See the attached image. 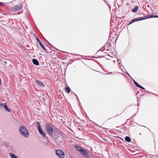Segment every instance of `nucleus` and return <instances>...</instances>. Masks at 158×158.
Returning <instances> with one entry per match:
<instances>
[{"instance_id": "nucleus-1", "label": "nucleus", "mask_w": 158, "mask_h": 158, "mask_svg": "<svg viewBox=\"0 0 158 158\" xmlns=\"http://www.w3.org/2000/svg\"><path fill=\"white\" fill-rule=\"evenodd\" d=\"M19 131L20 135L23 136L25 138H27L29 136L28 132L24 126H21L19 128Z\"/></svg>"}, {"instance_id": "nucleus-2", "label": "nucleus", "mask_w": 158, "mask_h": 158, "mask_svg": "<svg viewBox=\"0 0 158 158\" xmlns=\"http://www.w3.org/2000/svg\"><path fill=\"white\" fill-rule=\"evenodd\" d=\"M36 127L37 128L38 130L39 133L43 136V137H46V139H47V142H46L48 144L49 143V141L47 137L46 136L45 133L42 130L40 123L38 122H37Z\"/></svg>"}, {"instance_id": "nucleus-3", "label": "nucleus", "mask_w": 158, "mask_h": 158, "mask_svg": "<svg viewBox=\"0 0 158 158\" xmlns=\"http://www.w3.org/2000/svg\"><path fill=\"white\" fill-rule=\"evenodd\" d=\"M46 130L48 133L50 135L53 134V129L49 124L47 123L45 125Z\"/></svg>"}, {"instance_id": "nucleus-4", "label": "nucleus", "mask_w": 158, "mask_h": 158, "mask_svg": "<svg viewBox=\"0 0 158 158\" xmlns=\"http://www.w3.org/2000/svg\"><path fill=\"white\" fill-rule=\"evenodd\" d=\"M56 154L60 158H64L65 156L64 152L61 150H58L56 152Z\"/></svg>"}, {"instance_id": "nucleus-5", "label": "nucleus", "mask_w": 158, "mask_h": 158, "mask_svg": "<svg viewBox=\"0 0 158 158\" xmlns=\"http://www.w3.org/2000/svg\"><path fill=\"white\" fill-rule=\"evenodd\" d=\"M80 152L86 158H88L89 157V155L88 152L86 151L85 149H84L82 148V149H81Z\"/></svg>"}, {"instance_id": "nucleus-6", "label": "nucleus", "mask_w": 158, "mask_h": 158, "mask_svg": "<svg viewBox=\"0 0 158 158\" xmlns=\"http://www.w3.org/2000/svg\"><path fill=\"white\" fill-rule=\"evenodd\" d=\"M22 7L21 5H16L13 8V11H17L19 10H20V8Z\"/></svg>"}, {"instance_id": "nucleus-7", "label": "nucleus", "mask_w": 158, "mask_h": 158, "mask_svg": "<svg viewBox=\"0 0 158 158\" xmlns=\"http://www.w3.org/2000/svg\"><path fill=\"white\" fill-rule=\"evenodd\" d=\"M35 83L38 85H39L40 86L44 87L45 86L44 85L43 83L42 82L38 80H36L35 81Z\"/></svg>"}, {"instance_id": "nucleus-8", "label": "nucleus", "mask_w": 158, "mask_h": 158, "mask_svg": "<svg viewBox=\"0 0 158 158\" xmlns=\"http://www.w3.org/2000/svg\"><path fill=\"white\" fill-rule=\"evenodd\" d=\"M32 62L33 64L36 65H38L39 64V62L36 59H32Z\"/></svg>"}, {"instance_id": "nucleus-9", "label": "nucleus", "mask_w": 158, "mask_h": 158, "mask_svg": "<svg viewBox=\"0 0 158 158\" xmlns=\"http://www.w3.org/2000/svg\"><path fill=\"white\" fill-rule=\"evenodd\" d=\"M3 107L7 111L9 112L10 111V110L8 108L6 103H5L4 104Z\"/></svg>"}, {"instance_id": "nucleus-10", "label": "nucleus", "mask_w": 158, "mask_h": 158, "mask_svg": "<svg viewBox=\"0 0 158 158\" xmlns=\"http://www.w3.org/2000/svg\"><path fill=\"white\" fill-rule=\"evenodd\" d=\"M132 80H133L134 83L135 85L137 86V87L139 88H142V86L139 85L137 82H136L133 79H132Z\"/></svg>"}, {"instance_id": "nucleus-11", "label": "nucleus", "mask_w": 158, "mask_h": 158, "mask_svg": "<svg viewBox=\"0 0 158 158\" xmlns=\"http://www.w3.org/2000/svg\"><path fill=\"white\" fill-rule=\"evenodd\" d=\"M139 9V6H135L134 8L132 9V11L134 13H135L137 12Z\"/></svg>"}, {"instance_id": "nucleus-12", "label": "nucleus", "mask_w": 158, "mask_h": 158, "mask_svg": "<svg viewBox=\"0 0 158 158\" xmlns=\"http://www.w3.org/2000/svg\"><path fill=\"white\" fill-rule=\"evenodd\" d=\"M145 19V16L143 17H141L138 18H136V19L137 20V21L143 20Z\"/></svg>"}, {"instance_id": "nucleus-13", "label": "nucleus", "mask_w": 158, "mask_h": 158, "mask_svg": "<svg viewBox=\"0 0 158 158\" xmlns=\"http://www.w3.org/2000/svg\"><path fill=\"white\" fill-rule=\"evenodd\" d=\"M59 139L58 138V137H56V141H58L60 143H62V139L60 138V137H59Z\"/></svg>"}, {"instance_id": "nucleus-14", "label": "nucleus", "mask_w": 158, "mask_h": 158, "mask_svg": "<svg viewBox=\"0 0 158 158\" xmlns=\"http://www.w3.org/2000/svg\"><path fill=\"white\" fill-rule=\"evenodd\" d=\"M125 139L126 141L128 142H131V138L128 136H126L125 137Z\"/></svg>"}, {"instance_id": "nucleus-15", "label": "nucleus", "mask_w": 158, "mask_h": 158, "mask_svg": "<svg viewBox=\"0 0 158 158\" xmlns=\"http://www.w3.org/2000/svg\"><path fill=\"white\" fill-rule=\"evenodd\" d=\"M9 154L11 158H18L16 156L11 153H9Z\"/></svg>"}, {"instance_id": "nucleus-16", "label": "nucleus", "mask_w": 158, "mask_h": 158, "mask_svg": "<svg viewBox=\"0 0 158 158\" xmlns=\"http://www.w3.org/2000/svg\"><path fill=\"white\" fill-rule=\"evenodd\" d=\"M75 147L76 148L77 150H78L79 151H80V152L81 151V149H82V148L81 147L79 146H75Z\"/></svg>"}, {"instance_id": "nucleus-17", "label": "nucleus", "mask_w": 158, "mask_h": 158, "mask_svg": "<svg viewBox=\"0 0 158 158\" xmlns=\"http://www.w3.org/2000/svg\"><path fill=\"white\" fill-rule=\"evenodd\" d=\"M65 91L68 93H69L71 91V89L69 87H66L65 88Z\"/></svg>"}, {"instance_id": "nucleus-18", "label": "nucleus", "mask_w": 158, "mask_h": 158, "mask_svg": "<svg viewBox=\"0 0 158 158\" xmlns=\"http://www.w3.org/2000/svg\"><path fill=\"white\" fill-rule=\"evenodd\" d=\"M40 45L44 51L47 52V49L45 48V47L43 45L42 43L40 44Z\"/></svg>"}, {"instance_id": "nucleus-19", "label": "nucleus", "mask_w": 158, "mask_h": 158, "mask_svg": "<svg viewBox=\"0 0 158 158\" xmlns=\"http://www.w3.org/2000/svg\"><path fill=\"white\" fill-rule=\"evenodd\" d=\"M145 18L146 19L150 18H154V15H149L145 16Z\"/></svg>"}, {"instance_id": "nucleus-20", "label": "nucleus", "mask_w": 158, "mask_h": 158, "mask_svg": "<svg viewBox=\"0 0 158 158\" xmlns=\"http://www.w3.org/2000/svg\"><path fill=\"white\" fill-rule=\"evenodd\" d=\"M36 40H37V41L39 43V44H40L41 43V42H40V41L39 39L38 38L36 37Z\"/></svg>"}, {"instance_id": "nucleus-21", "label": "nucleus", "mask_w": 158, "mask_h": 158, "mask_svg": "<svg viewBox=\"0 0 158 158\" xmlns=\"http://www.w3.org/2000/svg\"><path fill=\"white\" fill-rule=\"evenodd\" d=\"M126 73L127 74L128 76H129L130 78H131L132 79L130 74L127 72H126Z\"/></svg>"}, {"instance_id": "nucleus-22", "label": "nucleus", "mask_w": 158, "mask_h": 158, "mask_svg": "<svg viewBox=\"0 0 158 158\" xmlns=\"http://www.w3.org/2000/svg\"><path fill=\"white\" fill-rule=\"evenodd\" d=\"M133 21L132 20H131L129 23V24H128V25H130L132 23H133Z\"/></svg>"}, {"instance_id": "nucleus-23", "label": "nucleus", "mask_w": 158, "mask_h": 158, "mask_svg": "<svg viewBox=\"0 0 158 158\" xmlns=\"http://www.w3.org/2000/svg\"><path fill=\"white\" fill-rule=\"evenodd\" d=\"M132 20L133 21V22L137 21V20L136 19V18L132 19Z\"/></svg>"}, {"instance_id": "nucleus-24", "label": "nucleus", "mask_w": 158, "mask_h": 158, "mask_svg": "<svg viewBox=\"0 0 158 158\" xmlns=\"http://www.w3.org/2000/svg\"><path fill=\"white\" fill-rule=\"evenodd\" d=\"M0 106H4V104L0 102Z\"/></svg>"}, {"instance_id": "nucleus-25", "label": "nucleus", "mask_w": 158, "mask_h": 158, "mask_svg": "<svg viewBox=\"0 0 158 158\" xmlns=\"http://www.w3.org/2000/svg\"><path fill=\"white\" fill-rule=\"evenodd\" d=\"M4 5L2 2H0V6H4Z\"/></svg>"}, {"instance_id": "nucleus-26", "label": "nucleus", "mask_w": 158, "mask_h": 158, "mask_svg": "<svg viewBox=\"0 0 158 158\" xmlns=\"http://www.w3.org/2000/svg\"><path fill=\"white\" fill-rule=\"evenodd\" d=\"M154 18H158V15H154Z\"/></svg>"}, {"instance_id": "nucleus-27", "label": "nucleus", "mask_w": 158, "mask_h": 158, "mask_svg": "<svg viewBox=\"0 0 158 158\" xmlns=\"http://www.w3.org/2000/svg\"><path fill=\"white\" fill-rule=\"evenodd\" d=\"M103 50V49H102V48H101L100 50V51H102Z\"/></svg>"}, {"instance_id": "nucleus-28", "label": "nucleus", "mask_w": 158, "mask_h": 158, "mask_svg": "<svg viewBox=\"0 0 158 158\" xmlns=\"http://www.w3.org/2000/svg\"><path fill=\"white\" fill-rule=\"evenodd\" d=\"M141 88L142 89H144V90L145 89V88H144L143 87V86H142V88Z\"/></svg>"}, {"instance_id": "nucleus-29", "label": "nucleus", "mask_w": 158, "mask_h": 158, "mask_svg": "<svg viewBox=\"0 0 158 158\" xmlns=\"http://www.w3.org/2000/svg\"><path fill=\"white\" fill-rule=\"evenodd\" d=\"M111 73V72H110V73H107V74H110Z\"/></svg>"}, {"instance_id": "nucleus-30", "label": "nucleus", "mask_w": 158, "mask_h": 158, "mask_svg": "<svg viewBox=\"0 0 158 158\" xmlns=\"http://www.w3.org/2000/svg\"><path fill=\"white\" fill-rule=\"evenodd\" d=\"M120 64V63H119V64Z\"/></svg>"}, {"instance_id": "nucleus-31", "label": "nucleus", "mask_w": 158, "mask_h": 158, "mask_svg": "<svg viewBox=\"0 0 158 158\" xmlns=\"http://www.w3.org/2000/svg\"><path fill=\"white\" fill-rule=\"evenodd\" d=\"M157 158H158V157Z\"/></svg>"}]
</instances>
